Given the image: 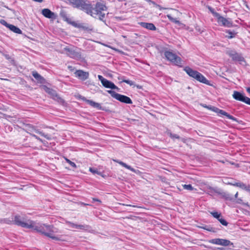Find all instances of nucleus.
I'll use <instances>...</instances> for the list:
<instances>
[{
  "label": "nucleus",
  "mask_w": 250,
  "mask_h": 250,
  "mask_svg": "<svg viewBox=\"0 0 250 250\" xmlns=\"http://www.w3.org/2000/svg\"><path fill=\"white\" fill-rule=\"evenodd\" d=\"M74 7L78 8L90 15L94 18H98L100 21H104L105 14L103 11H106L107 7L104 4L101 2L96 3L94 7L90 3H86L85 0H69Z\"/></svg>",
  "instance_id": "obj_1"
},
{
  "label": "nucleus",
  "mask_w": 250,
  "mask_h": 250,
  "mask_svg": "<svg viewBox=\"0 0 250 250\" xmlns=\"http://www.w3.org/2000/svg\"><path fill=\"white\" fill-rule=\"evenodd\" d=\"M31 229L53 240L57 241L61 240L60 238L53 234L54 232H56L53 225H46L45 224L40 225H35L33 222V227Z\"/></svg>",
  "instance_id": "obj_2"
},
{
  "label": "nucleus",
  "mask_w": 250,
  "mask_h": 250,
  "mask_svg": "<svg viewBox=\"0 0 250 250\" xmlns=\"http://www.w3.org/2000/svg\"><path fill=\"white\" fill-rule=\"evenodd\" d=\"M64 50L65 51L66 55L72 59L81 61L84 60L81 52L79 51V49L76 47H66L64 48Z\"/></svg>",
  "instance_id": "obj_3"
},
{
  "label": "nucleus",
  "mask_w": 250,
  "mask_h": 250,
  "mask_svg": "<svg viewBox=\"0 0 250 250\" xmlns=\"http://www.w3.org/2000/svg\"><path fill=\"white\" fill-rule=\"evenodd\" d=\"M164 55L167 60L175 65L180 67L182 66V59L175 54L169 51H166L165 52Z\"/></svg>",
  "instance_id": "obj_4"
},
{
  "label": "nucleus",
  "mask_w": 250,
  "mask_h": 250,
  "mask_svg": "<svg viewBox=\"0 0 250 250\" xmlns=\"http://www.w3.org/2000/svg\"><path fill=\"white\" fill-rule=\"evenodd\" d=\"M107 92L110 94L112 97L120 102L128 104H131L132 103L131 99L126 96L121 95L112 90H107Z\"/></svg>",
  "instance_id": "obj_5"
},
{
  "label": "nucleus",
  "mask_w": 250,
  "mask_h": 250,
  "mask_svg": "<svg viewBox=\"0 0 250 250\" xmlns=\"http://www.w3.org/2000/svg\"><path fill=\"white\" fill-rule=\"evenodd\" d=\"M13 224L22 228L31 229L33 227V221L28 220L27 222H25L21 216L16 215L14 217Z\"/></svg>",
  "instance_id": "obj_6"
},
{
  "label": "nucleus",
  "mask_w": 250,
  "mask_h": 250,
  "mask_svg": "<svg viewBox=\"0 0 250 250\" xmlns=\"http://www.w3.org/2000/svg\"><path fill=\"white\" fill-rule=\"evenodd\" d=\"M42 88L47 93L50 95L51 98L54 100L57 101L60 103H64V100L61 98L59 95L57 94L56 90L47 87L46 85H43L42 86Z\"/></svg>",
  "instance_id": "obj_7"
},
{
  "label": "nucleus",
  "mask_w": 250,
  "mask_h": 250,
  "mask_svg": "<svg viewBox=\"0 0 250 250\" xmlns=\"http://www.w3.org/2000/svg\"><path fill=\"white\" fill-rule=\"evenodd\" d=\"M205 107L208 109H209L212 111H214V112L217 113L218 114V115L219 116H221V115L225 116L229 119H230L234 121H237V119L236 118H235L233 116L228 114L226 111H225L222 109H220L219 108H218L215 106L206 105V106H205Z\"/></svg>",
  "instance_id": "obj_8"
},
{
  "label": "nucleus",
  "mask_w": 250,
  "mask_h": 250,
  "mask_svg": "<svg viewBox=\"0 0 250 250\" xmlns=\"http://www.w3.org/2000/svg\"><path fill=\"white\" fill-rule=\"evenodd\" d=\"M216 19L217 21L220 26L228 28L234 26L232 20L230 18H225L219 15Z\"/></svg>",
  "instance_id": "obj_9"
},
{
  "label": "nucleus",
  "mask_w": 250,
  "mask_h": 250,
  "mask_svg": "<svg viewBox=\"0 0 250 250\" xmlns=\"http://www.w3.org/2000/svg\"><path fill=\"white\" fill-rule=\"evenodd\" d=\"M232 97L236 100L243 102L247 104L250 105V98L245 96L243 93L234 91Z\"/></svg>",
  "instance_id": "obj_10"
},
{
  "label": "nucleus",
  "mask_w": 250,
  "mask_h": 250,
  "mask_svg": "<svg viewBox=\"0 0 250 250\" xmlns=\"http://www.w3.org/2000/svg\"><path fill=\"white\" fill-rule=\"evenodd\" d=\"M227 54L231 58L233 61L238 62L240 63L242 62H245L244 58L240 54L238 53L235 51L230 50L227 51Z\"/></svg>",
  "instance_id": "obj_11"
},
{
  "label": "nucleus",
  "mask_w": 250,
  "mask_h": 250,
  "mask_svg": "<svg viewBox=\"0 0 250 250\" xmlns=\"http://www.w3.org/2000/svg\"><path fill=\"white\" fill-rule=\"evenodd\" d=\"M71 25L75 27L82 29L84 31L90 32L93 30V27L92 25H89L88 24L84 23H77L75 21H72Z\"/></svg>",
  "instance_id": "obj_12"
},
{
  "label": "nucleus",
  "mask_w": 250,
  "mask_h": 250,
  "mask_svg": "<svg viewBox=\"0 0 250 250\" xmlns=\"http://www.w3.org/2000/svg\"><path fill=\"white\" fill-rule=\"evenodd\" d=\"M209 243L223 246H228L229 245H233V243L229 240L220 238L212 239L209 240Z\"/></svg>",
  "instance_id": "obj_13"
},
{
  "label": "nucleus",
  "mask_w": 250,
  "mask_h": 250,
  "mask_svg": "<svg viewBox=\"0 0 250 250\" xmlns=\"http://www.w3.org/2000/svg\"><path fill=\"white\" fill-rule=\"evenodd\" d=\"M209 189L211 191L217 193L219 195H221L222 197L224 198L226 200L232 201L234 199L233 197L230 194L227 192H220L218 190V189L213 188H210Z\"/></svg>",
  "instance_id": "obj_14"
},
{
  "label": "nucleus",
  "mask_w": 250,
  "mask_h": 250,
  "mask_svg": "<svg viewBox=\"0 0 250 250\" xmlns=\"http://www.w3.org/2000/svg\"><path fill=\"white\" fill-rule=\"evenodd\" d=\"M74 74L76 77L82 81H85L87 79L89 75L88 72H85L80 69L76 70Z\"/></svg>",
  "instance_id": "obj_15"
},
{
  "label": "nucleus",
  "mask_w": 250,
  "mask_h": 250,
  "mask_svg": "<svg viewBox=\"0 0 250 250\" xmlns=\"http://www.w3.org/2000/svg\"><path fill=\"white\" fill-rule=\"evenodd\" d=\"M193 78L201 83L208 85H211L209 81H208L201 73L199 72L196 73Z\"/></svg>",
  "instance_id": "obj_16"
},
{
  "label": "nucleus",
  "mask_w": 250,
  "mask_h": 250,
  "mask_svg": "<svg viewBox=\"0 0 250 250\" xmlns=\"http://www.w3.org/2000/svg\"><path fill=\"white\" fill-rule=\"evenodd\" d=\"M193 78L201 83L208 85H211L209 81H208L201 73L199 72L196 73Z\"/></svg>",
  "instance_id": "obj_17"
},
{
  "label": "nucleus",
  "mask_w": 250,
  "mask_h": 250,
  "mask_svg": "<svg viewBox=\"0 0 250 250\" xmlns=\"http://www.w3.org/2000/svg\"><path fill=\"white\" fill-rule=\"evenodd\" d=\"M84 99H85L84 100V101H85L87 104H88L89 105H90L92 107L96 108L99 110L106 111V110L100 104L96 103V102L93 101L92 100H87L85 98H84Z\"/></svg>",
  "instance_id": "obj_18"
},
{
  "label": "nucleus",
  "mask_w": 250,
  "mask_h": 250,
  "mask_svg": "<svg viewBox=\"0 0 250 250\" xmlns=\"http://www.w3.org/2000/svg\"><path fill=\"white\" fill-rule=\"evenodd\" d=\"M103 85L107 88H110L111 89H115L119 91V88L114 84L112 82L105 79L102 83Z\"/></svg>",
  "instance_id": "obj_19"
},
{
  "label": "nucleus",
  "mask_w": 250,
  "mask_h": 250,
  "mask_svg": "<svg viewBox=\"0 0 250 250\" xmlns=\"http://www.w3.org/2000/svg\"><path fill=\"white\" fill-rule=\"evenodd\" d=\"M42 13L45 17L49 19H55L56 17V14L47 8L43 9Z\"/></svg>",
  "instance_id": "obj_20"
},
{
  "label": "nucleus",
  "mask_w": 250,
  "mask_h": 250,
  "mask_svg": "<svg viewBox=\"0 0 250 250\" xmlns=\"http://www.w3.org/2000/svg\"><path fill=\"white\" fill-rule=\"evenodd\" d=\"M139 24L142 27L147 29L155 31L156 30V27L152 23H148L145 22H140Z\"/></svg>",
  "instance_id": "obj_21"
},
{
  "label": "nucleus",
  "mask_w": 250,
  "mask_h": 250,
  "mask_svg": "<svg viewBox=\"0 0 250 250\" xmlns=\"http://www.w3.org/2000/svg\"><path fill=\"white\" fill-rule=\"evenodd\" d=\"M32 74L34 78L37 80L38 83H45V79L40 74H39L37 71H32Z\"/></svg>",
  "instance_id": "obj_22"
},
{
  "label": "nucleus",
  "mask_w": 250,
  "mask_h": 250,
  "mask_svg": "<svg viewBox=\"0 0 250 250\" xmlns=\"http://www.w3.org/2000/svg\"><path fill=\"white\" fill-rule=\"evenodd\" d=\"M184 70L186 72V73L191 77L193 78L194 77L196 73L198 72L197 71L191 69L189 66H186L184 68Z\"/></svg>",
  "instance_id": "obj_23"
},
{
  "label": "nucleus",
  "mask_w": 250,
  "mask_h": 250,
  "mask_svg": "<svg viewBox=\"0 0 250 250\" xmlns=\"http://www.w3.org/2000/svg\"><path fill=\"white\" fill-rule=\"evenodd\" d=\"M8 28L11 31H13V32H14L15 33L20 34L22 33V31L19 28H18V27H17L13 24H10L9 25Z\"/></svg>",
  "instance_id": "obj_24"
},
{
  "label": "nucleus",
  "mask_w": 250,
  "mask_h": 250,
  "mask_svg": "<svg viewBox=\"0 0 250 250\" xmlns=\"http://www.w3.org/2000/svg\"><path fill=\"white\" fill-rule=\"evenodd\" d=\"M200 228H201L202 229L207 230L208 231L213 232H216L218 230V229L215 228L211 227L209 226H207L204 225L203 226L199 227Z\"/></svg>",
  "instance_id": "obj_25"
},
{
  "label": "nucleus",
  "mask_w": 250,
  "mask_h": 250,
  "mask_svg": "<svg viewBox=\"0 0 250 250\" xmlns=\"http://www.w3.org/2000/svg\"><path fill=\"white\" fill-rule=\"evenodd\" d=\"M60 15L63 18V19L67 23L71 24V23L73 21H71V19L67 17V15L65 12H61L60 13Z\"/></svg>",
  "instance_id": "obj_26"
},
{
  "label": "nucleus",
  "mask_w": 250,
  "mask_h": 250,
  "mask_svg": "<svg viewBox=\"0 0 250 250\" xmlns=\"http://www.w3.org/2000/svg\"><path fill=\"white\" fill-rule=\"evenodd\" d=\"M225 32L229 34L228 36H226V37L228 39H232L234 38L237 33L235 31H231L230 30H226Z\"/></svg>",
  "instance_id": "obj_27"
},
{
  "label": "nucleus",
  "mask_w": 250,
  "mask_h": 250,
  "mask_svg": "<svg viewBox=\"0 0 250 250\" xmlns=\"http://www.w3.org/2000/svg\"><path fill=\"white\" fill-rule=\"evenodd\" d=\"M229 184L231 185H233V186H234L236 187H239L244 190L246 188V185L244 184L242 182H238V183H229Z\"/></svg>",
  "instance_id": "obj_28"
},
{
  "label": "nucleus",
  "mask_w": 250,
  "mask_h": 250,
  "mask_svg": "<svg viewBox=\"0 0 250 250\" xmlns=\"http://www.w3.org/2000/svg\"><path fill=\"white\" fill-rule=\"evenodd\" d=\"M91 229V227L89 225H78L77 228L78 229L83 230H88Z\"/></svg>",
  "instance_id": "obj_29"
},
{
  "label": "nucleus",
  "mask_w": 250,
  "mask_h": 250,
  "mask_svg": "<svg viewBox=\"0 0 250 250\" xmlns=\"http://www.w3.org/2000/svg\"><path fill=\"white\" fill-rule=\"evenodd\" d=\"M207 8L209 10V11L212 14V15L215 17L217 18L220 15L219 13L215 11V10L209 5H207Z\"/></svg>",
  "instance_id": "obj_30"
},
{
  "label": "nucleus",
  "mask_w": 250,
  "mask_h": 250,
  "mask_svg": "<svg viewBox=\"0 0 250 250\" xmlns=\"http://www.w3.org/2000/svg\"><path fill=\"white\" fill-rule=\"evenodd\" d=\"M167 134L172 139H179L180 138V136L176 134H173L170 130L167 131Z\"/></svg>",
  "instance_id": "obj_31"
},
{
  "label": "nucleus",
  "mask_w": 250,
  "mask_h": 250,
  "mask_svg": "<svg viewBox=\"0 0 250 250\" xmlns=\"http://www.w3.org/2000/svg\"><path fill=\"white\" fill-rule=\"evenodd\" d=\"M26 126L27 127L26 129L28 130L27 132L30 134V132L34 131L35 132V130H37L35 127L32 125L27 124Z\"/></svg>",
  "instance_id": "obj_32"
},
{
  "label": "nucleus",
  "mask_w": 250,
  "mask_h": 250,
  "mask_svg": "<svg viewBox=\"0 0 250 250\" xmlns=\"http://www.w3.org/2000/svg\"><path fill=\"white\" fill-rule=\"evenodd\" d=\"M210 214L213 217L216 218L218 220L222 216L221 213H218L216 211L211 212Z\"/></svg>",
  "instance_id": "obj_33"
},
{
  "label": "nucleus",
  "mask_w": 250,
  "mask_h": 250,
  "mask_svg": "<svg viewBox=\"0 0 250 250\" xmlns=\"http://www.w3.org/2000/svg\"><path fill=\"white\" fill-rule=\"evenodd\" d=\"M0 222L2 223L9 224V225H11V224H13V219H12V220H11L7 218H4V219H1L0 221Z\"/></svg>",
  "instance_id": "obj_34"
},
{
  "label": "nucleus",
  "mask_w": 250,
  "mask_h": 250,
  "mask_svg": "<svg viewBox=\"0 0 250 250\" xmlns=\"http://www.w3.org/2000/svg\"><path fill=\"white\" fill-rule=\"evenodd\" d=\"M89 171L93 174H97L98 175L103 176L102 173L99 171L96 168L90 167Z\"/></svg>",
  "instance_id": "obj_35"
},
{
  "label": "nucleus",
  "mask_w": 250,
  "mask_h": 250,
  "mask_svg": "<svg viewBox=\"0 0 250 250\" xmlns=\"http://www.w3.org/2000/svg\"><path fill=\"white\" fill-rule=\"evenodd\" d=\"M218 221L220 222V223L224 226H227L228 225V222L223 218L222 216Z\"/></svg>",
  "instance_id": "obj_36"
},
{
  "label": "nucleus",
  "mask_w": 250,
  "mask_h": 250,
  "mask_svg": "<svg viewBox=\"0 0 250 250\" xmlns=\"http://www.w3.org/2000/svg\"><path fill=\"white\" fill-rule=\"evenodd\" d=\"M183 187L184 189L188 190L191 191L194 189L193 187L190 184H189V185L185 184V185H183Z\"/></svg>",
  "instance_id": "obj_37"
},
{
  "label": "nucleus",
  "mask_w": 250,
  "mask_h": 250,
  "mask_svg": "<svg viewBox=\"0 0 250 250\" xmlns=\"http://www.w3.org/2000/svg\"><path fill=\"white\" fill-rule=\"evenodd\" d=\"M65 160L66 162L67 163H68L72 167L75 168L77 167L76 165L75 164V163L71 161L69 159H67V158H65Z\"/></svg>",
  "instance_id": "obj_38"
},
{
  "label": "nucleus",
  "mask_w": 250,
  "mask_h": 250,
  "mask_svg": "<svg viewBox=\"0 0 250 250\" xmlns=\"http://www.w3.org/2000/svg\"><path fill=\"white\" fill-rule=\"evenodd\" d=\"M66 224L67 225H68L72 228L76 229H77V225H78L77 224H76L75 223H72L69 221L66 222Z\"/></svg>",
  "instance_id": "obj_39"
},
{
  "label": "nucleus",
  "mask_w": 250,
  "mask_h": 250,
  "mask_svg": "<svg viewBox=\"0 0 250 250\" xmlns=\"http://www.w3.org/2000/svg\"><path fill=\"white\" fill-rule=\"evenodd\" d=\"M122 82L125 83L129 84L131 86L134 85V83L133 81L129 80H123Z\"/></svg>",
  "instance_id": "obj_40"
},
{
  "label": "nucleus",
  "mask_w": 250,
  "mask_h": 250,
  "mask_svg": "<svg viewBox=\"0 0 250 250\" xmlns=\"http://www.w3.org/2000/svg\"><path fill=\"white\" fill-rule=\"evenodd\" d=\"M0 23L7 28H8L9 25H10V24L8 23L5 20H1L0 21Z\"/></svg>",
  "instance_id": "obj_41"
},
{
  "label": "nucleus",
  "mask_w": 250,
  "mask_h": 250,
  "mask_svg": "<svg viewBox=\"0 0 250 250\" xmlns=\"http://www.w3.org/2000/svg\"><path fill=\"white\" fill-rule=\"evenodd\" d=\"M114 18L118 21H125V18L121 16H115Z\"/></svg>",
  "instance_id": "obj_42"
},
{
  "label": "nucleus",
  "mask_w": 250,
  "mask_h": 250,
  "mask_svg": "<svg viewBox=\"0 0 250 250\" xmlns=\"http://www.w3.org/2000/svg\"><path fill=\"white\" fill-rule=\"evenodd\" d=\"M125 167L126 168L132 171H134L135 170L133 168L131 167V166L127 165L126 164L125 166Z\"/></svg>",
  "instance_id": "obj_43"
},
{
  "label": "nucleus",
  "mask_w": 250,
  "mask_h": 250,
  "mask_svg": "<svg viewBox=\"0 0 250 250\" xmlns=\"http://www.w3.org/2000/svg\"><path fill=\"white\" fill-rule=\"evenodd\" d=\"M99 80L102 83L104 82V81L106 79L104 78L101 75H98V76Z\"/></svg>",
  "instance_id": "obj_44"
},
{
  "label": "nucleus",
  "mask_w": 250,
  "mask_h": 250,
  "mask_svg": "<svg viewBox=\"0 0 250 250\" xmlns=\"http://www.w3.org/2000/svg\"><path fill=\"white\" fill-rule=\"evenodd\" d=\"M30 134L33 137H35L36 139L39 140L41 142H42V140L40 138H39L38 136H37V135H35V134H32L31 133H30Z\"/></svg>",
  "instance_id": "obj_45"
},
{
  "label": "nucleus",
  "mask_w": 250,
  "mask_h": 250,
  "mask_svg": "<svg viewBox=\"0 0 250 250\" xmlns=\"http://www.w3.org/2000/svg\"><path fill=\"white\" fill-rule=\"evenodd\" d=\"M3 55H4V56L5 57V58L7 60H9V61H13V60L12 59L11 57L9 55H8V54H4Z\"/></svg>",
  "instance_id": "obj_46"
},
{
  "label": "nucleus",
  "mask_w": 250,
  "mask_h": 250,
  "mask_svg": "<svg viewBox=\"0 0 250 250\" xmlns=\"http://www.w3.org/2000/svg\"><path fill=\"white\" fill-rule=\"evenodd\" d=\"M35 132L40 134L41 136H43L44 137V136H45V135H46L43 132H42V131H40L39 130H35Z\"/></svg>",
  "instance_id": "obj_47"
},
{
  "label": "nucleus",
  "mask_w": 250,
  "mask_h": 250,
  "mask_svg": "<svg viewBox=\"0 0 250 250\" xmlns=\"http://www.w3.org/2000/svg\"><path fill=\"white\" fill-rule=\"evenodd\" d=\"M245 190L250 192V185H246V188Z\"/></svg>",
  "instance_id": "obj_48"
},
{
  "label": "nucleus",
  "mask_w": 250,
  "mask_h": 250,
  "mask_svg": "<svg viewBox=\"0 0 250 250\" xmlns=\"http://www.w3.org/2000/svg\"><path fill=\"white\" fill-rule=\"evenodd\" d=\"M44 137L45 138H46L47 140H50L51 139L50 136L48 135V134H46L45 136H44Z\"/></svg>",
  "instance_id": "obj_49"
},
{
  "label": "nucleus",
  "mask_w": 250,
  "mask_h": 250,
  "mask_svg": "<svg viewBox=\"0 0 250 250\" xmlns=\"http://www.w3.org/2000/svg\"><path fill=\"white\" fill-rule=\"evenodd\" d=\"M167 18L170 21H172L173 20H174V18H172L170 15H167Z\"/></svg>",
  "instance_id": "obj_50"
},
{
  "label": "nucleus",
  "mask_w": 250,
  "mask_h": 250,
  "mask_svg": "<svg viewBox=\"0 0 250 250\" xmlns=\"http://www.w3.org/2000/svg\"><path fill=\"white\" fill-rule=\"evenodd\" d=\"M92 200H93V201L94 202H96H96H99L100 203H101V200H99V199H98L97 198H93Z\"/></svg>",
  "instance_id": "obj_51"
},
{
  "label": "nucleus",
  "mask_w": 250,
  "mask_h": 250,
  "mask_svg": "<svg viewBox=\"0 0 250 250\" xmlns=\"http://www.w3.org/2000/svg\"><path fill=\"white\" fill-rule=\"evenodd\" d=\"M45 146H46L47 144H48V142L46 141H43L42 142H41Z\"/></svg>",
  "instance_id": "obj_52"
},
{
  "label": "nucleus",
  "mask_w": 250,
  "mask_h": 250,
  "mask_svg": "<svg viewBox=\"0 0 250 250\" xmlns=\"http://www.w3.org/2000/svg\"><path fill=\"white\" fill-rule=\"evenodd\" d=\"M172 22L176 23L179 22V21H177L176 19H175L174 18V20H172Z\"/></svg>",
  "instance_id": "obj_53"
},
{
  "label": "nucleus",
  "mask_w": 250,
  "mask_h": 250,
  "mask_svg": "<svg viewBox=\"0 0 250 250\" xmlns=\"http://www.w3.org/2000/svg\"><path fill=\"white\" fill-rule=\"evenodd\" d=\"M125 163H124L123 162H121L120 163V165H121V166H122L123 167H125Z\"/></svg>",
  "instance_id": "obj_54"
},
{
  "label": "nucleus",
  "mask_w": 250,
  "mask_h": 250,
  "mask_svg": "<svg viewBox=\"0 0 250 250\" xmlns=\"http://www.w3.org/2000/svg\"><path fill=\"white\" fill-rule=\"evenodd\" d=\"M134 86H136L138 89H142V86L141 85H135L134 84Z\"/></svg>",
  "instance_id": "obj_55"
},
{
  "label": "nucleus",
  "mask_w": 250,
  "mask_h": 250,
  "mask_svg": "<svg viewBox=\"0 0 250 250\" xmlns=\"http://www.w3.org/2000/svg\"><path fill=\"white\" fill-rule=\"evenodd\" d=\"M124 205H125L126 206H130V207H137V208H138V207L137 206H135V205H125V204H124Z\"/></svg>",
  "instance_id": "obj_56"
},
{
  "label": "nucleus",
  "mask_w": 250,
  "mask_h": 250,
  "mask_svg": "<svg viewBox=\"0 0 250 250\" xmlns=\"http://www.w3.org/2000/svg\"><path fill=\"white\" fill-rule=\"evenodd\" d=\"M34 1L38 2H42L43 1V0H33Z\"/></svg>",
  "instance_id": "obj_57"
},
{
  "label": "nucleus",
  "mask_w": 250,
  "mask_h": 250,
  "mask_svg": "<svg viewBox=\"0 0 250 250\" xmlns=\"http://www.w3.org/2000/svg\"><path fill=\"white\" fill-rule=\"evenodd\" d=\"M247 91L250 94V87L247 88Z\"/></svg>",
  "instance_id": "obj_58"
},
{
  "label": "nucleus",
  "mask_w": 250,
  "mask_h": 250,
  "mask_svg": "<svg viewBox=\"0 0 250 250\" xmlns=\"http://www.w3.org/2000/svg\"><path fill=\"white\" fill-rule=\"evenodd\" d=\"M145 0L147 1L148 2L154 3V2L153 1H152L151 0Z\"/></svg>",
  "instance_id": "obj_59"
},
{
  "label": "nucleus",
  "mask_w": 250,
  "mask_h": 250,
  "mask_svg": "<svg viewBox=\"0 0 250 250\" xmlns=\"http://www.w3.org/2000/svg\"><path fill=\"white\" fill-rule=\"evenodd\" d=\"M238 193L236 192V194L234 195L235 198H237L238 197Z\"/></svg>",
  "instance_id": "obj_60"
},
{
  "label": "nucleus",
  "mask_w": 250,
  "mask_h": 250,
  "mask_svg": "<svg viewBox=\"0 0 250 250\" xmlns=\"http://www.w3.org/2000/svg\"><path fill=\"white\" fill-rule=\"evenodd\" d=\"M114 161H115V162H116L118 163V164H120V163L121 162V161H119V160H114Z\"/></svg>",
  "instance_id": "obj_61"
},
{
  "label": "nucleus",
  "mask_w": 250,
  "mask_h": 250,
  "mask_svg": "<svg viewBox=\"0 0 250 250\" xmlns=\"http://www.w3.org/2000/svg\"><path fill=\"white\" fill-rule=\"evenodd\" d=\"M114 161H115V162H116L118 163V164H120V163L121 162V161H119V160H114Z\"/></svg>",
  "instance_id": "obj_62"
},
{
  "label": "nucleus",
  "mask_w": 250,
  "mask_h": 250,
  "mask_svg": "<svg viewBox=\"0 0 250 250\" xmlns=\"http://www.w3.org/2000/svg\"><path fill=\"white\" fill-rule=\"evenodd\" d=\"M220 250H225V248H220Z\"/></svg>",
  "instance_id": "obj_63"
},
{
  "label": "nucleus",
  "mask_w": 250,
  "mask_h": 250,
  "mask_svg": "<svg viewBox=\"0 0 250 250\" xmlns=\"http://www.w3.org/2000/svg\"><path fill=\"white\" fill-rule=\"evenodd\" d=\"M202 106L205 107V106H206V104H203Z\"/></svg>",
  "instance_id": "obj_64"
}]
</instances>
